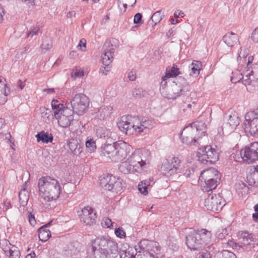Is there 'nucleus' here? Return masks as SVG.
<instances>
[{
	"label": "nucleus",
	"instance_id": "obj_51",
	"mask_svg": "<svg viewBox=\"0 0 258 258\" xmlns=\"http://www.w3.org/2000/svg\"><path fill=\"white\" fill-rule=\"evenodd\" d=\"M222 253V258H236L235 254L233 252L228 250H223Z\"/></svg>",
	"mask_w": 258,
	"mask_h": 258
},
{
	"label": "nucleus",
	"instance_id": "obj_36",
	"mask_svg": "<svg viewBox=\"0 0 258 258\" xmlns=\"http://www.w3.org/2000/svg\"><path fill=\"white\" fill-rule=\"evenodd\" d=\"M202 64L201 61L198 60H193L189 68H190V76H197L200 74V71L202 69Z\"/></svg>",
	"mask_w": 258,
	"mask_h": 258
},
{
	"label": "nucleus",
	"instance_id": "obj_23",
	"mask_svg": "<svg viewBox=\"0 0 258 258\" xmlns=\"http://www.w3.org/2000/svg\"><path fill=\"white\" fill-rule=\"evenodd\" d=\"M197 231L198 232V236L200 238V243L202 249L211 242L212 234L210 231L205 229H198Z\"/></svg>",
	"mask_w": 258,
	"mask_h": 258
},
{
	"label": "nucleus",
	"instance_id": "obj_44",
	"mask_svg": "<svg viewBox=\"0 0 258 258\" xmlns=\"http://www.w3.org/2000/svg\"><path fill=\"white\" fill-rule=\"evenodd\" d=\"M136 0H117L118 6L120 7L122 5L124 7V12H125L127 6L133 7L136 3Z\"/></svg>",
	"mask_w": 258,
	"mask_h": 258
},
{
	"label": "nucleus",
	"instance_id": "obj_3",
	"mask_svg": "<svg viewBox=\"0 0 258 258\" xmlns=\"http://www.w3.org/2000/svg\"><path fill=\"white\" fill-rule=\"evenodd\" d=\"M130 145L123 141L115 142L112 144H106L102 146L100 154L102 156L118 162L124 159L130 150Z\"/></svg>",
	"mask_w": 258,
	"mask_h": 258
},
{
	"label": "nucleus",
	"instance_id": "obj_2",
	"mask_svg": "<svg viewBox=\"0 0 258 258\" xmlns=\"http://www.w3.org/2000/svg\"><path fill=\"white\" fill-rule=\"evenodd\" d=\"M154 124L155 122L148 117H144L140 119L131 116H123L117 122L119 130L129 136L152 129Z\"/></svg>",
	"mask_w": 258,
	"mask_h": 258
},
{
	"label": "nucleus",
	"instance_id": "obj_38",
	"mask_svg": "<svg viewBox=\"0 0 258 258\" xmlns=\"http://www.w3.org/2000/svg\"><path fill=\"white\" fill-rule=\"evenodd\" d=\"M180 74L179 71V69L177 66L173 64L172 67H167L166 70V72L164 75V78H174Z\"/></svg>",
	"mask_w": 258,
	"mask_h": 258
},
{
	"label": "nucleus",
	"instance_id": "obj_47",
	"mask_svg": "<svg viewBox=\"0 0 258 258\" xmlns=\"http://www.w3.org/2000/svg\"><path fill=\"white\" fill-rule=\"evenodd\" d=\"M251 75L250 73H248L244 77L242 76V79L241 80V83L247 87L248 85H250L252 82V79L250 78Z\"/></svg>",
	"mask_w": 258,
	"mask_h": 258
},
{
	"label": "nucleus",
	"instance_id": "obj_11",
	"mask_svg": "<svg viewBox=\"0 0 258 258\" xmlns=\"http://www.w3.org/2000/svg\"><path fill=\"white\" fill-rule=\"evenodd\" d=\"M244 130L251 136H258V104L256 109L245 115Z\"/></svg>",
	"mask_w": 258,
	"mask_h": 258
},
{
	"label": "nucleus",
	"instance_id": "obj_41",
	"mask_svg": "<svg viewBox=\"0 0 258 258\" xmlns=\"http://www.w3.org/2000/svg\"><path fill=\"white\" fill-rule=\"evenodd\" d=\"M40 112L42 117L43 118L45 121L50 120V117L53 116V114L52 111L50 109L45 107L40 108Z\"/></svg>",
	"mask_w": 258,
	"mask_h": 258
},
{
	"label": "nucleus",
	"instance_id": "obj_48",
	"mask_svg": "<svg viewBox=\"0 0 258 258\" xmlns=\"http://www.w3.org/2000/svg\"><path fill=\"white\" fill-rule=\"evenodd\" d=\"M101 224L102 227L104 228H109L112 226L113 223L111 219H109L108 218H104L102 220Z\"/></svg>",
	"mask_w": 258,
	"mask_h": 258
},
{
	"label": "nucleus",
	"instance_id": "obj_57",
	"mask_svg": "<svg viewBox=\"0 0 258 258\" xmlns=\"http://www.w3.org/2000/svg\"><path fill=\"white\" fill-rule=\"evenodd\" d=\"M252 176L253 179L255 180L254 183H258V166L254 167L253 171L252 172Z\"/></svg>",
	"mask_w": 258,
	"mask_h": 258
},
{
	"label": "nucleus",
	"instance_id": "obj_39",
	"mask_svg": "<svg viewBox=\"0 0 258 258\" xmlns=\"http://www.w3.org/2000/svg\"><path fill=\"white\" fill-rule=\"evenodd\" d=\"M85 145L89 152H93L96 149V143L94 140L90 137L87 138Z\"/></svg>",
	"mask_w": 258,
	"mask_h": 258
},
{
	"label": "nucleus",
	"instance_id": "obj_25",
	"mask_svg": "<svg viewBox=\"0 0 258 258\" xmlns=\"http://www.w3.org/2000/svg\"><path fill=\"white\" fill-rule=\"evenodd\" d=\"M52 222V221L51 220L38 229V236L40 240L45 242L50 237L51 232L46 228L51 225Z\"/></svg>",
	"mask_w": 258,
	"mask_h": 258
},
{
	"label": "nucleus",
	"instance_id": "obj_32",
	"mask_svg": "<svg viewBox=\"0 0 258 258\" xmlns=\"http://www.w3.org/2000/svg\"><path fill=\"white\" fill-rule=\"evenodd\" d=\"M37 141L39 142L41 141L44 143H51L53 141V136L48 132L42 131L36 135Z\"/></svg>",
	"mask_w": 258,
	"mask_h": 258
},
{
	"label": "nucleus",
	"instance_id": "obj_14",
	"mask_svg": "<svg viewBox=\"0 0 258 258\" xmlns=\"http://www.w3.org/2000/svg\"><path fill=\"white\" fill-rule=\"evenodd\" d=\"M71 103L73 112L79 115H81L88 109L89 99L84 94L78 93L72 99Z\"/></svg>",
	"mask_w": 258,
	"mask_h": 258
},
{
	"label": "nucleus",
	"instance_id": "obj_19",
	"mask_svg": "<svg viewBox=\"0 0 258 258\" xmlns=\"http://www.w3.org/2000/svg\"><path fill=\"white\" fill-rule=\"evenodd\" d=\"M198 232L192 230L186 236L185 243L187 247L192 250H199L201 249L200 243Z\"/></svg>",
	"mask_w": 258,
	"mask_h": 258
},
{
	"label": "nucleus",
	"instance_id": "obj_6",
	"mask_svg": "<svg viewBox=\"0 0 258 258\" xmlns=\"http://www.w3.org/2000/svg\"><path fill=\"white\" fill-rule=\"evenodd\" d=\"M220 173L215 168H210L203 171L199 179L202 190L208 192L216 188L220 183Z\"/></svg>",
	"mask_w": 258,
	"mask_h": 258
},
{
	"label": "nucleus",
	"instance_id": "obj_64",
	"mask_svg": "<svg viewBox=\"0 0 258 258\" xmlns=\"http://www.w3.org/2000/svg\"><path fill=\"white\" fill-rule=\"evenodd\" d=\"M70 57L72 58H75L78 56V53L76 51H72L70 53Z\"/></svg>",
	"mask_w": 258,
	"mask_h": 258
},
{
	"label": "nucleus",
	"instance_id": "obj_43",
	"mask_svg": "<svg viewBox=\"0 0 258 258\" xmlns=\"http://www.w3.org/2000/svg\"><path fill=\"white\" fill-rule=\"evenodd\" d=\"M4 91L0 95V104H4L7 101V96L10 93V89L8 87L7 84L4 83Z\"/></svg>",
	"mask_w": 258,
	"mask_h": 258
},
{
	"label": "nucleus",
	"instance_id": "obj_28",
	"mask_svg": "<svg viewBox=\"0 0 258 258\" xmlns=\"http://www.w3.org/2000/svg\"><path fill=\"white\" fill-rule=\"evenodd\" d=\"M70 150L74 155L79 156L82 152L83 146L76 140L73 139L68 143Z\"/></svg>",
	"mask_w": 258,
	"mask_h": 258
},
{
	"label": "nucleus",
	"instance_id": "obj_42",
	"mask_svg": "<svg viewBox=\"0 0 258 258\" xmlns=\"http://www.w3.org/2000/svg\"><path fill=\"white\" fill-rule=\"evenodd\" d=\"M84 76V72L82 69L76 68L74 69L71 73V77L73 80L77 78H82Z\"/></svg>",
	"mask_w": 258,
	"mask_h": 258
},
{
	"label": "nucleus",
	"instance_id": "obj_63",
	"mask_svg": "<svg viewBox=\"0 0 258 258\" xmlns=\"http://www.w3.org/2000/svg\"><path fill=\"white\" fill-rule=\"evenodd\" d=\"M21 2L26 5H34V0H21Z\"/></svg>",
	"mask_w": 258,
	"mask_h": 258
},
{
	"label": "nucleus",
	"instance_id": "obj_54",
	"mask_svg": "<svg viewBox=\"0 0 258 258\" xmlns=\"http://www.w3.org/2000/svg\"><path fill=\"white\" fill-rule=\"evenodd\" d=\"M143 91L142 89L136 88L133 91V95L136 98H141L143 96Z\"/></svg>",
	"mask_w": 258,
	"mask_h": 258
},
{
	"label": "nucleus",
	"instance_id": "obj_31",
	"mask_svg": "<svg viewBox=\"0 0 258 258\" xmlns=\"http://www.w3.org/2000/svg\"><path fill=\"white\" fill-rule=\"evenodd\" d=\"M223 40L228 46L232 47L238 41V36L236 33H226Z\"/></svg>",
	"mask_w": 258,
	"mask_h": 258
},
{
	"label": "nucleus",
	"instance_id": "obj_12",
	"mask_svg": "<svg viewBox=\"0 0 258 258\" xmlns=\"http://www.w3.org/2000/svg\"><path fill=\"white\" fill-rule=\"evenodd\" d=\"M198 160L204 164L215 163L219 159V152L211 146L199 149L197 152Z\"/></svg>",
	"mask_w": 258,
	"mask_h": 258
},
{
	"label": "nucleus",
	"instance_id": "obj_55",
	"mask_svg": "<svg viewBox=\"0 0 258 258\" xmlns=\"http://www.w3.org/2000/svg\"><path fill=\"white\" fill-rule=\"evenodd\" d=\"M28 218L30 224L31 225H34L36 223V220L35 219L34 215L32 214L31 212H28Z\"/></svg>",
	"mask_w": 258,
	"mask_h": 258
},
{
	"label": "nucleus",
	"instance_id": "obj_46",
	"mask_svg": "<svg viewBox=\"0 0 258 258\" xmlns=\"http://www.w3.org/2000/svg\"><path fill=\"white\" fill-rule=\"evenodd\" d=\"M233 76L231 77L230 80L233 83L237 82H241L242 75L239 72H236L235 74L233 73Z\"/></svg>",
	"mask_w": 258,
	"mask_h": 258
},
{
	"label": "nucleus",
	"instance_id": "obj_24",
	"mask_svg": "<svg viewBox=\"0 0 258 258\" xmlns=\"http://www.w3.org/2000/svg\"><path fill=\"white\" fill-rule=\"evenodd\" d=\"M52 112L55 118L63 113L67 108L61 102L56 99H53L51 102Z\"/></svg>",
	"mask_w": 258,
	"mask_h": 258
},
{
	"label": "nucleus",
	"instance_id": "obj_62",
	"mask_svg": "<svg viewBox=\"0 0 258 258\" xmlns=\"http://www.w3.org/2000/svg\"><path fill=\"white\" fill-rule=\"evenodd\" d=\"M5 14L3 8L0 6V23L3 21V16Z\"/></svg>",
	"mask_w": 258,
	"mask_h": 258
},
{
	"label": "nucleus",
	"instance_id": "obj_8",
	"mask_svg": "<svg viewBox=\"0 0 258 258\" xmlns=\"http://www.w3.org/2000/svg\"><path fill=\"white\" fill-rule=\"evenodd\" d=\"M139 246L143 250V258H162L164 254L161 251L159 243L143 239L139 243Z\"/></svg>",
	"mask_w": 258,
	"mask_h": 258
},
{
	"label": "nucleus",
	"instance_id": "obj_27",
	"mask_svg": "<svg viewBox=\"0 0 258 258\" xmlns=\"http://www.w3.org/2000/svg\"><path fill=\"white\" fill-rule=\"evenodd\" d=\"M112 107L108 106H102L100 107L96 113V117L100 120L107 119L112 113Z\"/></svg>",
	"mask_w": 258,
	"mask_h": 258
},
{
	"label": "nucleus",
	"instance_id": "obj_1",
	"mask_svg": "<svg viewBox=\"0 0 258 258\" xmlns=\"http://www.w3.org/2000/svg\"><path fill=\"white\" fill-rule=\"evenodd\" d=\"M91 250L94 258H116L119 254L120 258L135 257L132 248L119 250L117 242L106 236H98L92 240Z\"/></svg>",
	"mask_w": 258,
	"mask_h": 258
},
{
	"label": "nucleus",
	"instance_id": "obj_10",
	"mask_svg": "<svg viewBox=\"0 0 258 258\" xmlns=\"http://www.w3.org/2000/svg\"><path fill=\"white\" fill-rule=\"evenodd\" d=\"M177 83L173 82L169 87H167L166 91H163V96L168 99H176L182 94V92L188 86V83L184 78L179 77L177 78Z\"/></svg>",
	"mask_w": 258,
	"mask_h": 258
},
{
	"label": "nucleus",
	"instance_id": "obj_50",
	"mask_svg": "<svg viewBox=\"0 0 258 258\" xmlns=\"http://www.w3.org/2000/svg\"><path fill=\"white\" fill-rule=\"evenodd\" d=\"M114 232L117 237L123 238L125 237V232L121 227L115 229Z\"/></svg>",
	"mask_w": 258,
	"mask_h": 258
},
{
	"label": "nucleus",
	"instance_id": "obj_49",
	"mask_svg": "<svg viewBox=\"0 0 258 258\" xmlns=\"http://www.w3.org/2000/svg\"><path fill=\"white\" fill-rule=\"evenodd\" d=\"M228 234L226 229L221 228L219 229L216 232V235L218 238L222 239Z\"/></svg>",
	"mask_w": 258,
	"mask_h": 258
},
{
	"label": "nucleus",
	"instance_id": "obj_34",
	"mask_svg": "<svg viewBox=\"0 0 258 258\" xmlns=\"http://www.w3.org/2000/svg\"><path fill=\"white\" fill-rule=\"evenodd\" d=\"M235 189L239 196H245L249 191L248 187L242 182H238L235 184Z\"/></svg>",
	"mask_w": 258,
	"mask_h": 258
},
{
	"label": "nucleus",
	"instance_id": "obj_15",
	"mask_svg": "<svg viewBox=\"0 0 258 258\" xmlns=\"http://www.w3.org/2000/svg\"><path fill=\"white\" fill-rule=\"evenodd\" d=\"M238 239L240 245L233 241H230L228 244L233 248L242 252L244 250L250 249L251 244L255 242L256 239L252 234L249 233L247 231H242L239 233Z\"/></svg>",
	"mask_w": 258,
	"mask_h": 258
},
{
	"label": "nucleus",
	"instance_id": "obj_35",
	"mask_svg": "<svg viewBox=\"0 0 258 258\" xmlns=\"http://www.w3.org/2000/svg\"><path fill=\"white\" fill-rule=\"evenodd\" d=\"M42 42L41 45L42 51L45 52L49 50L52 47L51 38L47 35H44L42 38Z\"/></svg>",
	"mask_w": 258,
	"mask_h": 258
},
{
	"label": "nucleus",
	"instance_id": "obj_33",
	"mask_svg": "<svg viewBox=\"0 0 258 258\" xmlns=\"http://www.w3.org/2000/svg\"><path fill=\"white\" fill-rule=\"evenodd\" d=\"M82 244L78 241H74L70 243L68 246V251L70 254L74 255L77 254L81 250Z\"/></svg>",
	"mask_w": 258,
	"mask_h": 258
},
{
	"label": "nucleus",
	"instance_id": "obj_30",
	"mask_svg": "<svg viewBox=\"0 0 258 258\" xmlns=\"http://www.w3.org/2000/svg\"><path fill=\"white\" fill-rule=\"evenodd\" d=\"M26 184L27 183L25 182L19 194V201L22 206H25L27 204L29 198L28 191L26 190Z\"/></svg>",
	"mask_w": 258,
	"mask_h": 258
},
{
	"label": "nucleus",
	"instance_id": "obj_21",
	"mask_svg": "<svg viewBox=\"0 0 258 258\" xmlns=\"http://www.w3.org/2000/svg\"><path fill=\"white\" fill-rule=\"evenodd\" d=\"M57 120L58 125L64 128L69 126L74 120V116L71 110L66 109L64 113L55 118Z\"/></svg>",
	"mask_w": 258,
	"mask_h": 258
},
{
	"label": "nucleus",
	"instance_id": "obj_29",
	"mask_svg": "<svg viewBox=\"0 0 258 258\" xmlns=\"http://www.w3.org/2000/svg\"><path fill=\"white\" fill-rule=\"evenodd\" d=\"M239 124V119L238 117L235 114L230 115L228 119V122L224 124L223 127L227 128L229 127L230 131H233L236 126Z\"/></svg>",
	"mask_w": 258,
	"mask_h": 258
},
{
	"label": "nucleus",
	"instance_id": "obj_4",
	"mask_svg": "<svg viewBox=\"0 0 258 258\" xmlns=\"http://www.w3.org/2000/svg\"><path fill=\"white\" fill-rule=\"evenodd\" d=\"M38 186L40 195L46 200H56L59 197V183L56 179L50 176L41 177L38 180Z\"/></svg>",
	"mask_w": 258,
	"mask_h": 258
},
{
	"label": "nucleus",
	"instance_id": "obj_59",
	"mask_svg": "<svg viewBox=\"0 0 258 258\" xmlns=\"http://www.w3.org/2000/svg\"><path fill=\"white\" fill-rule=\"evenodd\" d=\"M128 78L130 81H135L137 78L136 72L134 71L130 72L128 74Z\"/></svg>",
	"mask_w": 258,
	"mask_h": 258
},
{
	"label": "nucleus",
	"instance_id": "obj_18",
	"mask_svg": "<svg viewBox=\"0 0 258 258\" xmlns=\"http://www.w3.org/2000/svg\"><path fill=\"white\" fill-rule=\"evenodd\" d=\"M127 159L135 172H140L145 168L146 162L141 158V153L139 150L135 151Z\"/></svg>",
	"mask_w": 258,
	"mask_h": 258
},
{
	"label": "nucleus",
	"instance_id": "obj_13",
	"mask_svg": "<svg viewBox=\"0 0 258 258\" xmlns=\"http://www.w3.org/2000/svg\"><path fill=\"white\" fill-rule=\"evenodd\" d=\"M100 184L108 191L117 192L122 188V180L110 174L104 175L100 177Z\"/></svg>",
	"mask_w": 258,
	"mask_h": 258
},
{
	"label": "nucleus",
	"instance_id": "obj_53",
	"mask_svg": "<svg viewBox=\"0 0 258 258\" xmlns=\"http://www.w3.org/2000/svg\"><path fill=\"white\" fill-rule=\"evenodd\" d=\"M134 22L135 24H141L143 23L142 14L138 13L135 15Z\"/></svg>",
	"mask_w": 258,
	"mask_h": 258
},
{
	"label": "nucleus",
	"instance_id": "obj_58",
	"mask_svg": "<svg viewBox=\"0 0 258 258\" xmlns=\"http://www.w3.org/2000/svg\"><path fill=\"white\" fill-rule=\"evenodd\" d=\"M39 31H42L41 29L40 24H37L35 26H33V28H31V29L29 32H39Z\"/></svg>",
	"mask_w": 258,
	"mask_h": 258
},
{
	"label": "nucleus",
	"instance_id": "obj_7",
	"mask_svg": "<svg viewBox=\"0 0 258 258\" xmlns=\"http://www.w3.org/2000/svg\"><path fill=\"white\" fill-rule=\"evenodd\" d=\"M117 47V41L115 39L107 40L103 46V53L102 55L103 64L105 66L100 68V73L106 75L110 70L111 62L113 61L115 50Z\"/></svg>",
	"mask_w": 258,
	"mask_h": 258
},
{
	"label": "nucleus",
	"instance_id": "obj_20",
	"mask_svg": "<svg viewBox=\"0 0 258 258\" xmlns=\"http://www.w3.org/2000/svg\"><path fill=\"white\" fill-rule=\"evenodd\" d=\"M80 219L82 222L87 225H92L95 222L97 218L96 213L91 207L87 206L82 210Z\"/></svg>",
	"mask_w": 258,
	"mask_h": 258
},
{
	"label": "nucleus",
	"instance_id": "obj_22",
	"mask_svg": "<svg viewBox=\"0 0 258 258\" xmlns=\"http://www.w3.org/2000/svg\"><path fill=\"white\" fill-rule=\"evenodd\" d=\"M164 17L162 10H159L155 12L147 23V29L152 31L155 30V27L159 23Z\"/></svg>",
	"mask_w": 258,
	"mask_h": 258
},
{
	"label": "nucleus",
	"instance_id": "obj_56",
	"mask_svg": "<svg viewBox=\"0 0 258 258\" xmlns=\"http://www.w3.org/2000/svg\"><path fill=\"white\" fill-rule=\"evenodd\" d=\"M240 52L238 53V56L237 57V60L238 61H239V59H241V58L242 57L244 59V61H245V58L246 57L247 55V52H246V49H244V52H242V49L240 48Z\"/></svg>",
	"mask_w": 258,
	"mask_h": 258
},
{
	"label": "nucleus",
	"instance_id": "obj_16",
	"mask_svg": "<svg viewBox=\"0 0 258 258\" xmlns=\"http://www.w3.org/2000/svg\"><path fill=\"white\" fill-rule=\"evenodd\" d=\"M240 155L242 160L248 164L258 160V142H255L249 146L241 149Z\"/></svg>",
	"mask_w": 258,
	"mask_h": 258
},
{
	"label": "nucleus",
	"instance_id": "obj_17",
	"mask_svg": "<svg viewBox=\"0 0 258 258\" xmlns=\"http://www.w3.org/2000/svg\"><path fill=\"white\" fill-rule=\"evenodd\" d=\"M205 206L208 210L218 213L225 205V201L220 195L210 194L205 200Z\"/></svg>",
	"mask_w": 258,
	"mask_h": 258
},
{
	"label": "nucleus",
	"instance_id": "obj_60",
	"mask_svg": "<svg viewBox=\"0 0 258 258\" xmlns=\"http://www.w3.org/2000/svg\"><path fill=\"white\" fill-rule=\"evenodd\" d=\"M249 37L254 42H258V33H251Z\"/></svg>",
	"mask_w": 258,
	"mask_h": 258
},
{
	"label": "nucleus",
	"instance_id": "obj_5",
	"mask_svg": "<svg viewBox=\"0 0 258 258\" xmlns=\"http://www.w3.org/2000/svg\"><path fill=\"white\" fill-rule=\"evenodd\" d=\"M207 125L202 121H197L185 126L180 134L182 142L187 145H192L202 137L206 132Z\"/></svg>",
	"mask_w": 258,
	"mask_h": 258
},
{
	"label": "nucleus",
	"instance_id": "obj_61",
	"mask_svg": "<svg viewBox=\"0 0 258 258\" xmlns=\"http://www.w3.org/2000/svg\"><path fill=\"white\" fill-rule=\"evenodd\" d=\"M199 258H211L210 254L208 252H203L199 255Z\"/></svg>",
	"mask_w": 258,
	"mask_h": 258
},
{
	"label": "nucleus",
	"instance_id": "obj_45",
	"mask_svg": "<svg viewBox=\"0 0 258 258\" xmlns=\"http://www.w3.org/2000/svg\"><path fill=\"white\" fill-rule=\"evenodd\" d=\"M169 79V78H164V75L162 77V80L160 83V91L162 95H163V91H166L167 90V87L169 86L167 85V83Z\"/></svg>",
	"mask_w": 258,
	"mask_h": 258
},
{
	"label": "nucleus",
	"instance_id": "obj_9",
	"mask_svg": "<svg viewBox=\"0 0 258 258\" xmlns=\"http://www.w3.org/2000/svg\"><path fill=\"white\" fill-rule=\"evenodd\" d=\"M180 166L181 161L178 157H170L163 161L160 171L164 176L169 177L179 173Z\"/></svg>",
	"mask_w": 258,
	"mask_h": 258
},
{
	"label": "nucleus",
	"instance_id": "obj_40",
	"mask_svg": "<svg viewBox=\"0 0 258 258\" xmlns=\"http://www.w3.org/2000/svg\"><path fill=\"white\" fill-rule=\"evenodd\" d=\"M149 186H150V181L147 180L142 181L138 184V189L142 194L146 196L148 194L147 188Z\"/></svg>",
	"mask_w": 258,
	"mask_h": 258
},
{
	"label": "nucleus",
	"instance_id": "obj_52",
	"mask_svg": "<svg viewBox=\"0 0 258 258\" xmlns=\"http://www.w3.org/2000/svg\"><path fill=\"white\" fill-rule=\"evenodd\" d=\"M253 78L258 80V64H254L252 67V70L249 72Z\"/></svg>",
	"mask_w": 258,
	"mask_h": 258
},
{
	"label": "nucleus",
	"instance_id": "obj_37",
	"mask_svg": "<svg viewBox=\"0 0 258 258\" xmlns=\"http://www.w3.org/2000/svg\"><path fill=\"white\" fill-rule=\"evenodd\" d=\"M119 170L123 174H128L131 172H135V170L133 169V167L127 159L121 163L119 166Z\"/></svg>",
	"mask_w": 258,
	"mask_h": 258
},
{
	"label": "nucleus",
	"instance_id": "obj_26",
	"mask_svg": "<svg viewBox=\"0 0 258 258\" xmlns=\"http://www.w3.org/2000/svg\"><path fill=\"white\" fill-rule=\"evenodd\" d=\"M5 242L7 244L8 241H6ZM10 246L5 247L3 250L6 255L9 256L10 258H20V252L18 248L15 245H12L9 242Z\"/></svg>",
	"mask_w": 258,
	"mask_h": 258
}]
</instances>
